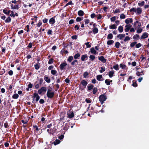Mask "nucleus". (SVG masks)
<instances>
[{"mask_svg": "<svg viewBox=\"0 0 149 149\" xmlns=\"http://www.w3.org/2000/svg\"><path fill=\"white\" fill-rule=\"evenodd\" d=\"M94 86L92 84H89L87 87V90L88 91H90L92 89H93V94H95L97 91V87H94Z\"/></svg>", "mask_w": 149, "mask_h": 149, "instance_id": "obj_1", "label": "nucleus"}, {"mask_svg": "<svg viewBox=\"0 0 149 149\" xmlns=\"http://www.w3.org/2000/svg\"><path fill=\"white\" fill-rule=\"evenodd\" d=\"M107 99V96L104 93L100 95L99 97V101L102 104H103L104 101Z\"/></svg>", "mask_w": 149, "mask_h": 149, "instance_id": "obj_2", "label": "nucleus"}, {"mask_svg": "<svg viewBox=\"0 0 149 149\" xmlns=\"http://www.w3.org/2000/svg\"><path fill=\"white\" fill-rule=\"evenodd\" d=\"M47 90V88L45 87H42L40 89L38 90V92L39 94H41L42 92L45 93Z\"/></svg>", "mask_w": 149, "mask_h": 149, "instance_id": "obj_3", "label": "nucleus"}, {"mask_svg": "<svg viewBox=\"0 0 149 149\" xmlns=\"http://www.w3.org/2000/svg\"><path fill=\"white\" fill-rule=\"evenodd\" d=\"M54 95L55 93L54 92H52L47 93L46 94L47 97L49 99L53 98L54 96Z\"/></svg>", "mask_w": 149, "mask_h": 149, "instance_id": "obj_4", "label": "nucleus"}, {"mask_svg": "<svg viewBox=\"0 0 149 149\" xmlns=\"http://www.w3.org/2000/svg\"><path fill=\"white\" fill-rule=\"evenodd\" d=\"M33 97L36 98V102H38L40 98V96L37 93H34L33 94Z\"/></svg>", "mask_w": 149, "mask_h": 149, "instance_id": "obj_5", "label": "nucleus"}, {"mask_svg": "<svg viewBox=\"0 0 149 149\" xmlns=\"http://www.w3.org/2000/svg\"><path fill=\"white\" fill-rule=\"evenodd\" d=\"M56 17V16H54L53 17L51 18L49 20V23L50 24L53 25L55 22V18Z\"/></svg>", "mask_w": 149, "mask_h": 149, "instance_id": "obj_6", "label": "nucleus"}, {"mask_svg": "<svg viewBox=\"0 0 149 149\" xmlns=\"http://www.w3.org/2000/svg\"><path fill=\"white\" fill-rule=\"evenodd\" d=\"M88 84L87 82L85 80H82L80 83L79 86H80L81 84L84 86V88H86V86Z\"/></svg>", "mask_w": 149, "mask_h": 149, "instance_id": "obj_7", "label": "nucleus"}, {"mask_svg": "<svg viewBox=\"0 0 149 149\" xmlns=\"http://www.w3.org/2000/svg\"><path fill=\"white\" fill-rule=\"evenodd\" d=\"M56 129L55 127H54L53 128L50 129V131L49 132V134L50 135H53L54 133L56 132Z\"/></svg>", "mask_w": 149, "mask_h": 149, "instance_id": "obj_8", "label": "nucleus"}, {"mask_svg": "<svg viewBox=\"0 0 149 149\" xmlns=\"http://www.w3.org/2000/svg\"><path fill=\"white\" fill-rule=\"evenodd\" d=\"M148 36V34L147 32H144L143 33L141 36V39H143L147 38Z\"/></svg>", "mask_w": 149, "mask_h": 149, "instance_id": "obj_9", "label": "nucleus"}, {"mask_svg": "<svg viewBox=\"0 0 149 149\" xmlns=\"http://www.w3.org/2000/svg\"><path fill=\"white\" fill-rule=\"evenodd\" d=\"M67 65V63L66 62H64L63 63H61L60 66V68L61 70H63L64 68V67L66 66Z\"/></svg>", "mask_w": 149, "mask_h": 149, "instance_id": "obj_10", "label": "nucleus"}, {"mask_svg": "<svg viewBox=\"0 0 149 149\" xmlns=\"http://www.w3.org/2000/svg\"><path fill=\"white\" fill-rule=\"evenodd\" d=\"M99 60L102 62L103 63H105L107 61V59L104 58V57L103 56H101L98 57Z\"/></svg>", "mask_w": 149, "mask_h": 149, "instance_id": "obj_11", "label": "nucleus"}, {"mask_svg": "<svg viewBox=\"0 0 149 149\" xmlns=\"http://www.w3.org/2000/svg\"><path fill=\"white\" fill-rule=\"evenodd\" d=\"M44 79L48 83H50L51 81L50 78L47 75H45L44 77Z\"/></svg>", "mask_w": 149, "mask_h": 149, "instance_id": "obj_12", "label": "nucleus"}, {"mask_svg": "<svg viewBox=\"0 0 149 149\" xmlns=\"http://www.w3.org/2000/svg\"><path fill=\"white\" fill-rule=\"evenodd\" d=\"M88 56L86 54L83 55L81 56V60L82 61H84L86 59V60L88 58Z\"/></svg>", "mask_w": 149, "mask_h": 149, "instance_id": "obj_13", "label": "nucleus"}, {"mask_svg": "<svg viewBox=\"0 0 149 149\" xmlns=\"http://www.w3.org/2000/svg\"><path fill=\"white\" fill-rule=\"evenodd\" d=\"M102 78H103L102 76V75H98L96 76L97 79L99 81H102L104 80V79H101Z\"/></svg>", "mask_w": 149, "mask_h": 149, "instance_id": "obj_14", "label": "nucleus"}, {"mask_svg": "<svg viewBox=\"0 0 149 149\" xmlns=\"http://www.w3.org/2000/svg\"><path fill=\"white\" fill-rule=\"evenodd\" d=\"M84 13L82 10H79L78 12V14L80 16H82L84 15Z\"/></svg>", "mask_w": 149, "mask_h": 149, "instance_id": "obj_15", "label": "nucleus"}, {"mask_svg": "<svg viewBox=\"0 0 149 149\" xmlns=\"http://www.w3.org/2000/svg\"><path fill=\"white\" fill-rule=\"evenodd\" d=\"M7 10L5 8H4L3 10V13L6 15H9L10 13V10H9L7 11Z\"/></svg>", "mask_w": 149, "mask_h": 149, "instance_id": "obj_16", "label": "nucleus"}, {"mask_svg": "<svg viewBox=\"0 0 149 149\" xmlns=\"http://www.w3.org/2000/svg\"><path fill=\"white\" fill-rule=\"evenodd\" d=\"M108 75L110 78H111L113 76V75L114 74V71L113 70L109 72L108 73Z\"/></svg>", "mask_w": 149, "mask_h": 149, "instance_id": "obj_17", "label": "nucleus"}, {"mask_svg": "<svg viewBox=\"0 0 149 149\" xmlns=\"http://www.w3.org/2000/svg\"><path fill=\"white\" fill-rule=\"evenodd\" d=\"M136 11L137 14H141L142 13L141 8H137L136 10Z\"/></svg>", "mask_w": 149, "mask_h": 149, "instance_id": "obj_18", "label": "nucleus"}, {"mask_svg": "<svg viewBox=\"0 0 149 149\" xmlns=\"http://www.w3.org/2000/svg\"><path fill=\"white\" fill-rule=\"evenodd\" d=\"M109 27L110 29H116L117 28V26L115 24L110 25Z\"/></svg>", "mask_w": 149, "mask_h": 149, "instance_id": "obj_19", "label": "nucleus"}, {"mask_svg": "<svg viewBox=\"0 0 149 149\" xmlns=\"http://www.w3.org/2000/svg\"><path fill=\"white\" fill-rule=\"evenodd\" d=\"M113 36L112 33L109 34L107 37V38L108 40H111L113 38Z\"/></svg>", "mask_w": 149, "mask_h": 149, "instance_id": "obj_20", "label": "nucleus"}, {"mask_svg": "<svg viewBox=\"0 0 149 149\" xmlns=\"http://www.w3.org/2000/svg\"><path fill=\"white\" fill-rule=\"evenodd\" d=\"M125 34H119L117 36V38H119L120 39H121L122 38L125 37Z\"/></svg>", "mask_w": 149, "mask_h": 149, "instance_id": "obj_21", "label": "nucleus"}, {"mask_svg": "<svg viewBox=\"0 0 149 149\" xmlns=\"http://www.w3.org/2000/svg\"><path fill=\"white\" fill-rule=\"evenodd\" d=\"M91 53L93 54H96L97 53V52L94 49L93 47L91 48Z\"/></svg>", "mask_w": 149, "mask_h": 149, "instance_id": "obj_22", "label": "nucleus"}, {"mask_svg": "<svg viewBox=\"0 0 149 149\" xmlns=\"http://www.w3.org/2000/svg\"><path fill=\"white\" fill-rule=\"evenodd\" d=\"M74 116V113L73 111L71 112L70 114L68 115V118H71Z\"/></svg>", "mask_w": 149, "mask_h": 149, "instance_id": "obj_23", "label": "nucleus"}, {"mask_svg": "<svg viewBox=\"0 0 149 149\" xmlns=\"http://www.w3.org/2000/svg\"><path fill=\"white\" fill-rule=\"evenodd\" d=\"M11 21V19L9 16H8L5 20V22L6 23H10Z\"/></svg>", "mask_w": 149, "mask_h": 149, "instance_id": "obj_24", "label": "nucleus"}, {"mask_svg": "<svg viewBox=\"0 0 149 149\" xmlns=\"http://www.w3.org/2000/svg\"><path fill=\"white\" fill-rule=\"evenodd\" d=\"M61 142L60 141L59 139H56L54 142H53L55 145L59 144Z\"/></svg>", "mask_w": 149, "mask_h": 149, "instance_id": "obj_25", "label": "nucleus"}, {"mask_svg": "<svg viewBox=\"0 0 149 149\" xmlns=\"http://www.w3.org/2000/svg\"><path fill=\"white\" fill-rule=\"evenodd\" d=\"M114 42L113 40H108L107 42V44L108 45H111Z\"/></svg>", "mask_w": 149, "mask_h": 149, "instance_id": "obj_26", "label": "nucleus"}, {"mask_svg": "<svg viewBox=\"0 0 149 149\" xmlns=\"http://www.w3.org/2000/svg\"><path fill=\"white\" fill-rule=\"evenodd\" d=\"M73 58L72 56H69L67 59V61L69 63L71 62L73 60Z\"/></svg>", "mask_w": 149, "mask_h": 149, "instance_id": "obj_27", "label": "nucleus"}, {"mask_svg": "<svg viewBox=\"0 0 149 149\" xmlns=\"http://www.w3.org/2000/svg\"><path fill=\"white\" fill-rule=\"evenodd\" d=\"M120 44L118 42H117L115 43V47L117 49H118L119 46H120Z\"/></svg>", "mask_w": 149, "mask_h": 149, "instance_id": "obj_28", "label": "nucleus"}, {"mask_svg": "<svg viewBox=\"0 0 149 149\" xmlns=\"http://www.w3.org/2000/svg\"><path fill=\"white\" fill-rule=\"evenodd\" d=\"M93 32L95 34L98 33V29L97 28H93Z\"/></svg>", "mask_w": 149, "mask_h": 149, "instance_id": "obj_29", "label": "nucleus"}, {"mask_svg": "<svg viewBox=\"0 0 149 149\" xmlns=\"http://www.w3.org/2000/svg\"><path fill=\"white\" fill-rule=\"evenodd\" d=\"M123 27L122 26H120L118 28V30L120 33H121L123 31Z\"/></svg>", "mask_w": 149, "mask_h": 149, "instance_id": "obj_30", "label": "nucleus"}, {"mask_svg": "<svg viewBox=\"0 0 149 149\" xmlns=\"http://www.w3.org/2000/svg\"><path fill=\"white\" fill-rule=\"evenodd\" d=\"M133 83L132 84V85L134 87H136L137 86V84L136 83V81L135 80H133L132 81Z\"/></svg>", "mask_w": 149, "mask_h": 149, "instance_id": "obj_31", "label": "nucleus"}, {"mask_svg": "<svg viewBox=\"0 0 149 149\" xmlns=\"http://www.w3.org/2000/svg\"><path fill=\"white\" fill-rule=\"evenodd\" d=\"M95 57L94 56L91 55L89 56V58L91 60V61H93L95 58Z\"/></svg>", "mask_w": 149, "mask_h": 149, "instance_id": "obj_32", "label": "nucleus"}, {"mask_svg": "<svg viewBox=\"0 0 149 149\" xmlns=\"http://www.w3.org/2000/svg\"><path fill=\"white\" fill-rule=\"evenodd\" d=\"M19 95L18 94L16 93L14 94L12 96V97L14 99H17L19 97Z\"/></svg>", "mask_w": 149, "mask_h": 149, "instance_id": "obj_33", "label": "nucleus"}, {"mask_svg": "<svg viewBox=\"0 0 149 149\" xmlns=\"http://www.w3.org/2000/svg\"><path fill=\"white\" fill-rule=\"evenodd\" d=\"M80 56V54H79V53H78L74 55V58L75 59H76L78 58Z\"/></svg>", "mask_w": 149, "mask_h": 149, "instance_id": "obj_34", "label": "nucleus"}, {"mask_svg": "<svg viewBox=\"0 0 149 149\" xmlns=\"http://www.w3.org/2000/svg\"><path fill=\"white\" fill-rule=\"evenodd\" d=\"M113 68L114 69H115L116 70H118L119 69V67L118 65L117 64L115 65H114L113 66Z\"/></svg>", "mask_w": 149, "mask_h": 149, "instance_id": "obj_35", "label": "nucleus"}, {"mask_svg": "<svg viewBox=\"0 0 149 149\" xmlns=\"http://www.w3.org/2000/svg\"><path fill=\"white\" fill-rule=\"evenodd\" d=\"M120 68L122 69H124L126 67L125 65L123 64H120Z\"/></svg>", "mask_w": 149, "mask_h": 149, "instance_id": "obj_36", "label": "nucleus"}, {"mask_svg": "<svg viewBox=\"0 0 149 149\" xmlns=\"http://www.w3.org/2000/svg\"><path fill=\"white\" fill-rule=\"evenodd\" d=\"M137 43L136 41H134L130 44V46L131 47H133Z\"/></svg>", "mask_w": 149, "mask_h": 149, "instance_id": "obj_37", "label": "nucleus"}, {"mask_svg": "<svg viewBox=\"0 0 149 149\" xmlns=\"http://www.w3.org/2000/svg\"><path fill=\"white\" fill-rule=\"evenodd\" d=\"M40 64L39 65L38 64H36L34 65L35 68L36 70H38L40 67Z\"/></svg>", "mask_w": 149, "mask_h": 149, "instance_id": "obj_38", "label": "nucleus"}, {"mask_svg": "<svg viewBox=\"0 0 149 149\" xmlns=\"http://www.w3.org/2000/svg\"><path fill=\"white\" fill-rule=\"evenodd\" d=\"M78 63L77 60L75 59L71 63V65L72 66H74L75 65H76L75 63Z\"/></svg>", "mask_w": 149, "mask_h": 149, "instance_id": "obj_39", "label": "nucleus"}, {"mask_svg": "<svg viewBox=\"0 0 149 149\" xmlns=\"http://www.w3.org/2000/svg\"><path fill=\"white\" fill-rule=\"evenodd\" d=\"M105 82L106 85L108 86L110 84L109 79H106L105 81Z\"/></svg>", "mask_w": 149, "mask_h": 149, "instance_id": "obj_40", "label": "nucleus"}, {"mask_svg": "<svg viewBox=\"0 0 149 149\" xmlns=\"http://www.w3.org/2000/svg\"><path fill=\"white\" fill-rule=\"evenodd\" d=\"M139 38V36L138 34H136L135 35H134L133 37V38L134 39H137L138 40Z\"/></svg>", "mask_w": 149, "mask_h": 149, "instance_id": "obj_41", "label": "nucleus"}, {"mask_svg": "<svg viewBox=\"0 0 149 149\" xmlns=\"http://www.w3.org/2000/svg\"><path fill=\"white\" fill-rule=\"evenodd\" d=\"M54 61V59L53 58H51L49 59V61H48V63L49 64H52Z\"/></svg>", "mask_w": 149, "mask_h": 149, "instance_id": "obj_42", "label": "nucleus"}, {"mask_svg": "<svg viewBox=\"0 0 149 149\" xmlns=\"http://www.w3.org/2000/svg\"><path fill=\"white\" fill-rule=\"evenodd\" d=\"M105 67H101V70H100L99 71L101 73H102L105 70Z\"/></svg>", "mask_w": 149, "mask_h": 149, "instance_id": "obj_43", "label": "nucleus"}, {"mask_svg": "<svg viewBox=\"0 0 149 149\" xmlns=\"http://www.w3.org/2000/svg\"><path fill=\"white\" fill-rule=\"evenodd\" d=\"M86 102L88 103H91V100L89 98H87L85 99Z\"/></svg>", "mask_w": 149, "mask_h": 149, "instance_id": "obj_44", "label": "nucleus"}, {"mask_svg": "<svg viewBox=\"0 0 149 149\" xmlns=\"http://www.w3.org/2000/svg\"><path fill=\"white\" fill-rule=\"evenodd\" d=\"M145 2L143 1L141 3H138V5L140 6H142L144 5Z\"/></svg>", "mask_w": 149, "mask_h": 149, "instance_id": "obj_45", "label": "nucleus"}, {"mask_svg": "<svg viewBox=\"0 0 149 149\" xmlns=\"http://www.w3.org/2000/svg\"><path fill=\"white\" fill-rule=\"evenodd\" d=\"M89 75V74L87 72H85L83 74L84 77L85 78L87 77V76Z\"/></svg>", "mask_w": 149, "mask_h": 149, "instance_id": "obj_46", "label": "nucleus"}, {"mask_svg": "<svg viewBox=\"0 0 149 149\" xmlns=\"http://www.w3.org/2000/svg\"><path fill=\"white\" fill-rule=\"evenodd\" d=\"M74 28L75 30H78L79 28V25L78 24L76 25L74 27Z\"/></svg>", "mask_w": 149, "mask_h": 149, "instance_id": "obj_47", "label": "nucleus"}, {"mask_svg": "<svg viewBox=\"0 0 149 149\" xmlns=\"http://www.w3.org/2000/svg\"><path fill=\"white\" fill-rule=\"evenodd\" d=\"M142 29L141 28H139L136 31V33H140L142 31Z\"/></svg>", "mask_w": 149, "mask_h": 149, "instance_id": "obj_48", "label": "nucleus"}, {"mask_svg": "<svg viewBox=\"0 0 149 149\" xmlns=\"http://www.w3.org/2000/svg\"><path fill=\"white\" fill-rule=\"evenodd\" d=\"M51 72V74L53 75H55L57 72L56 70H52Z\"/></svg>", "mask_w": 149, "mask_h": 149, "instance_id": "obj_49", "label": "nucleus"}, {"mask_svg": "<svg viewBox=\"0 0 149 149\" xmlns=\"http://www.w3.org/2000/svg\"><path fill=\"white\" fill-rule=\"evenodd\" d=\"M6 71L4 69H3L0 71V75H2Z\"/></svg>", "mask_w": 149, "mask_h": 149, "instance_id": "obj_50", "label": "nucleus"}, {"mask_svg": "<svg viewBox=\"0 0 149 149\" xmlns=\"http://www.w3.org/2000/svg\"><path fill=\"white\" fill-rule=\"evenodd\" d=\"M82 19L80 17H77L76 19V21L77 22H79L82 20Z\"/></svg>", "mask_w": 149, "mask_h": 149, "instance_id": "obj_51", "label": "nucleus"}, {"mask_svg": "<svg viewBox=\"0 0 149 149\" xmlns=\"http://www.w3.org/2000/svg\"><path fill=\"white\" fill-rule=\"evenodd\" d=\"M19 5H15L14 6L13 9H17L18 10L19 8Z\"/></svg>", "mask_w": 149, "mask_h": 149, "instance_id": "obj_52", "label": "nucleus"}, {"mask_svg": "<svg viewBox=\"0 0 149 149\" xmlns=\"http://www.w3.org/2000/svg\"><path fill=\"white\" fill-rule=\"evenodd\" d=\"M130 39V38L128 36H126L124 39V41L125 42H126L127 41L129 40Z\"/></svg>", "mask_w": 149, "mask_h": 149, "instance_id": "obj_53", "label": "nucleus"}, {"mask_svg": "<svg viewBox=\"0 0 149 149\" xmlns=\"http://www.w3.org/2000/svg\"><path fill=\"white\" fill-rule=\"evenodd\" d=\"M85 44L86 45L87 48H90L91 47V45L89 44V42L85 43Z\"/></svg>", "mask_w": 149, "mask_h": 149, "instance_id": "obj_54", "label": "nucleus"}, {"mask_svg": "<svg viewBox=\"0 0 149 149\" xmlns=\"http://www.w3.org/2000/svg\"><path fill=\"white\" fill-rule=\"evenodd\" d=\"M53 32L52 31L51 29H49L47 32L48 35H52Z\"/></svg>", "mask_w": 149, "mask_h": 149, "instance_id": "obj_55", "label": "nucleus"}, {"mask_svg": "<svg viewBox=\"0 0 149 149\" xmlns=\"http://www.w3.org/2000/svg\"><path fill=\"white\" fill-rule=\"evenodd\" d=\"M48 21V19L46 18H45L44 19H43L42 20V22L43 23H47Z\"/></svg>", "mask_w": 149, "mask_h": 149, "instance_id": "obj_56", "label": "nucleus"}, {"mask_svg": "<svg viewBox=\"0 0 149 149\" xmlns=\"http://www.w3.org/2000/svg\"><path fill=\"white\" fill-rule=\"evenodd\" d=\"M4 126L5 128H8L9 127L8 125V123L7 121H6V123H4Z\"/></svg>", "mask_w": 149, "mask_h": 149, "instance_id": "obj_57", "label": "nucleus"}, {"mask_svg": "<svg viewBox=\"0 0 149 149\" xmlns=\"http://www.w3.org/2000/svg\"><path fill=\"white\" fill-rule=\"evenodd\" d=\"M125 15L123 14H121L120 16V18L121 19H125Z\"/></svg>", "mask_w": 149, "mask_h": 149, "instance_id": "obj_58", "label": "nucleus"}, {"mask_svg": "<svg viewBox=\"0 0 149 149\" xmlns=\"http://www.w3.org/2000/svg\"><path fill=\"white\" fill-rule=\"evenodd\" d=\"M84 22L85 24H88L90 22L89 20L87 19H84Z\"/></svg>", "mask_w": 149, "mask_h": 149, "instance_id": "obj_59", "label": "nucleus"}, {"mask_svg": "<svg viewBox=\"0 0 149 149\" xmlns=\"http://www.w3.org/2000/svg\"><path fill=\"white\" fill-rule=\"evenodd\" d=\"M141 72H137L136 73V75H137L138 76H139L141 75H143L144 74V73H141Z\"/></svg>", "mask_w": 149, "mask_h": 149, "instance_id": "obj_60", "label": "nucleus"}, {"mask_svg": "<svg viewBox=\"0 0 149 149\" xmlns=\"http://www.w3.org/2000/svg\"><path fill=\"white\" fill-rule=\"evenodd\" d=\"M141 46V44L140 43H139L136 45V48H139Z\"/></svg>", "mask_w": 149, "mask_h": 149, "instance_id": "obj_61", "label": "nucleus"}, {"mask_svg": "<svg viewBox=\"0 0 149 149\" xmlns=\"http://www.w3.org/2000/svg\"><path fill=\"white\" fill-rule=\"evenodd\" d=\"M130 11L131 12H136V9L134 8H133L130 10Z\"/></svg>", "mask_w": 149, "mask_h": 149, "instance_id": "obj_62", "label": "nucleus"}, {"mask_svg": "<svg viewBox=\"0 0 149 149\" xmlns=\"http://www.w3.org/2000/svg\"><path fill=\"white\" fill-rule=\"evenodd\" d=\"M72 4H73L72 2V1H70L68 3H67L66 4V5L64 6V7L67 6H68L69 5H72Z\"/></svg>", "mask_w": 149, "mask_h": 149, "instance_id": "obj_63", "label": "nucleus"}, {"mask_svg": "<svg viewBox=\"0 0 149 149\" xmlns=\"http://www.w3.org/2000/svg\"><path fill=\"white\" fill-rule=\"evenodd\" d=\"M13 71L12 70H10L8 72V74L10 76L12 75H13Z\"/></svg>", "mask_w": 149, "mask_h": 149, "instance_id": "obj_64", "label": "nucleus"}]
</instances>
